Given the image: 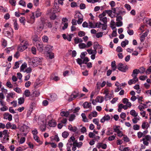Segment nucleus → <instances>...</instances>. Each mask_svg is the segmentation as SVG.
Returning <instances> with one entry per match:
<instances>
[{
    "label": "nucleus",
    "mask_w": 151,
    "mask_h": 151,
    "mask_svg": "<svg viewBox=\"0 0 151 151\" xmlns=\"http://www.w3.org/2000/svg\"><path fill=\"white\" fill-rule=\"evenodd\" d=\"M2 33L5 36L9 38H11L13 37L14 31L13 29L12 31L6 29H3Z\"/></svg>",
    "instance_id": "nucleus-1"
},
{
    "label": "nucleus",
    "mask_w": 151,
    "mask_h": 151,
    "mask_svg": "<svg viewBox=\"0 0 151 151\" xmlns=\"http://www.w3.org/2000/svg\"><path fill=\"white\" fill-rule=\"evenodd\" d=\"M30 61L32 62V65L34 67H36L41 64V60L38 58H34Z\"/></svg>",
    "instance_id": "nucleus-2"
},
{
    "label": "nucleus",
    "mask_w": 151,
    "mask_h": 151,
    "mask_svg": "<svg viewBox=\"0 0 151 151\" xmlns=\"http://www.w3.org/2000/svg\"><path fill=\"white\" fill-rule=\"evenodd\" d=\"M143 144L145 145L148 146L149 143L151 144V136L147 135L145 136L142 138Z\"/></svg>",
    "instance_id": "nucleus-3"
},
{
    "label": "nucleus",
    "mask_w": 151,
    "mask_h": 151,
    "mask_svg": "<svg viewBox=\"0 0 151 151\" xmlns=\"http://www.w3.org/2000/svg\"><path fill=\"white\" fill-rule=\"evenodd\" d=\"M117 69L121 71L125 72L128 70V67L126 65L119 63L117 65Z\"/></svg>",
    "instance_id": "nucleus-4"
},
{
    "label": "nucleus",
    "mask_w": 151,
    "mask_h": 151,
    "mask_svg": "<svg viewBox=\"0 0 151 151\" xmlns=\"http://www.w3.org/2000/svg\"><path fill=\"white\" fill-rule=\"evenodd\" d=\"M41 14V12L38 9H37L35 12L32 13V16L31 17L32 19H34L35 17H40Z\"/></svg>",
    "instance_id": "nucleus-5"
},
{
    "label": "nucleus",
    "mask_w": 151,
    "mask_h": 151,
    "mask_svg": "<svg viewBox=\"0 0 151 151\" xmlns=\"http://www.w3.org/2000/svg\"><path fill=\"white\" fill-rule=\"evenodd\" d=\"M96 27L98 28H101L103 30L106 29L107 26V25L105 24H101L100 22L96 23Z\"/></svg>",
    "instance_id": "nucleus-6"
},
{
    "label": "nucleus",
    "mask_w": 151,
    "mask_h": 151,
    "mask_svg": "<svg viewBox=\"0 0 151 151\" xmlns=\"http://www.w3.org/2000/svg\"><path fill=\"white\" fill-rule=\"evenodd\" d=\"M37 50L40 52H42L43 50L44 46L42 43L39 42H37L36 45Z\"/></svg>",
    "instance_id": "nucleus-7"
},
{
    "label": "nucleus",
    "mask_w": 151,
    "mask_h": 151,
    "mask_svg": "<svg viewBox=\"0 0 151 151\" xmlns=\"http://www.w3.org/2000/svg\"><path fill=\"white\" fill-rule=\"evenodd\" d=\"M139 73V69H135L133 70L132 76L133 78H135L137 80V79H138L137 77V74Z\"/></svg>",
    "instance_id": "nucleus-8"
},
{
    "label": "nucleus",
    "mask_w": 151,
    "mask_h": 151,
    "mask_svg": "<svg viewBox=\"0 0 151 151\" xmlns=\"http://www.w3.org/2000/svg\"><path fill=\"white\" fill-rule=\"evenodd\" d=\"M4 119H8L9 121H11L12 120V116L11 114L9 113H5L4 114Z\"/></svg>",
    "instance_id": "nucleus-9"
},
{
    "label": "nucleus",
    "mask_w": 151,
    "mask_h": 151,
    "mask_svg": "<svg viewBox=\"0 0 151 151\" xmlns=\"http://www.w3.org/2000/svg\"><path fill=\"white\" fill-rule=\"evenodd\" d=\"M53 9H54V13L60 12L61 11V9L59 8L58 4L57 3H55L53 7Z\"/></svg>",
    "instance_id": "nucleus-10"
},
{
    "label": "nucleus",
    "mask_w": 151,
    "mask_h": 151,
    "mask_svg": "<svg viewBox=\"0 0 151 151\" xmlns=\"http://www.w3.org/2000/svg\"><path fill=\"white\" fill-rule=\"evenodd\" d=\"M24 94L26 97H29L30 96L29 99L30 100H32L35 99L34 97H32V94L30 95V92L29 90H26L24 91Z\"/></svg>",
    "instance_id": "nucleus-11"
},
{
    "label": "nucleus",
    "mask_w": 151,
    "mask_h": 151,
    "mask_svg": "<svg viewBox=\"0 0 151 151\" xmlns=\"http://www.w3.org/2000/svg\"><path fill=\"white\" fill-rule=\"evenodd\" d=\"M78 96V93L74 92L71 95L70 97L68 99V101H72L74 99Z\"/></svg>",
    "instance_id": "nucleus-12"
},
{
    "label": "nucleus",
    "mask_w": 151,
    "mask_h": 151,
    "mask_svg": "<svg viewBox=\"0 0 151 151\" xmlns=\"http://www.w3.org/2000/svg\"><path fill=\"white\" fill-rule=\"evenodd\" d=\"M110 119V116L108 115H105L101 119L100 122L101 123H103L106 121H108Z\"/></svg>",
    "instance_id": "nucleus-13"
},
{
    "label": "nucleus",
    "mask_w": 151,
    "mask_h": 151,
    "mask_svg": "<svg viewBox=\"0 0 151 151\" xmlns=\"http://www.w3.org/2000/svg\"><path fill=\"white\" fill-rule=\"evenodd\" d=\"M96 147L99 149L101 148L104 149H105L107 147V145L102 143H99L97 144Z\"/></svg>",
    "instance_id": "nucleus-14"
},
{
    "label": "nucleus",
    "mask_w": 151,
    "mask_h": 151,
    "mask_svg": "<svg viewBox=\"0 0 151 151\" xmlns=\"http://www.w3.org/2000/svg\"><path fill=\"white\" fill-rule=\"evenodd\" d=\"M41 19V24L39 25L38 28L40 30H42L44 27L45 24V22L44 19L42 18H40Z\"/></svg>",
    "instance_id": "nucleus-15"
},
{
    "label": "nucleus",
    "mask_w": 151,
    "mask_h": 151,
    "mask_svg": "<svg viewBox=\"0 0 151 151\" xmlns=\"http://www.w3.org/2000/svg\"><path fill=\"white\" fill-rule=\"evenodd\" d=\"M53 46L50 45H47L45 47V50L48 53L51 52L53 50Z\"/></svg>",
    "instance_id": "nucleus-16"
},
{
    "label": "nucleus",
    "mask_w": 151,
    "mask_h": 151,
    "mask_svg": "<svg viewBox=\"0 0 151 151\" xmlns=\"http://www.w3.org/2000/svg\"><path fill=\"white\" fill-rule=\"evenodd\" d=\"M104 100V98L103 96H98L96 97L95 99V101L97 102L101 103L103 102Z\"/></svg>",
    "instance_id": "nucleus-17"
},
{
    "label": "nucleus",
    "mask_w": 151,
    "mask_h": 151,
    "mask_svg": "<svg viewBox=\"0 0 151 151\" xmlns=\"http://www.w3.org/2000/svg\"><path fill=\"white\" fill-rule=\"evenodd\" d=\"M20 44H22V45L24 47H25L26 49H27L28 46V42L26 40H24L21 41Z\"/></svg>",
    "instance_id": "nucleus-18"
},
{
    "label": "nucleus",
    "mask_w": 151,
    "mask_h": 151,
    "mask_svg": "<svg viewBox=\"0 0 151 151\" xmlns=\"http://www.w3.org/2000/svg\"><path fill=\"white\" fill-rule=\"evenodd\" d=\"M48 124L50 127H55L56 126L57 123L54 120H51L49 121Z\"/></svg>",
    "instance_id": "nucleus-19"
},
{
    "label": "nucleus",
    "mask_w": 151,
    "mask_h": 151,
    "mask_svg": "<svg viewBox=\"0 0 151 151\" xmlns=\"http://www.w3.org/2000/svg\"><path fill=\"white\" fill-rule=\"evenodd\" d=\"M68 129L71 132H75L77 129V127H73L71 124H69L68 126Z\"/></svg>",
    "instance_id": "nucleus-20"
},
{
    "label": "nucleus",
    "mask_w": 151,
    "mask_h": 151,
    "mask_svg": "<svg viewBox=\"0 0 151 151\" xmlns=\"http://www.w3.org/2000/svg\"><path fill=\"white\" fill-rule=\"evenodd\" d=\"M149 127V125L147 122H144L142 125V127L143 129H147Z\"/></svg>",
    "instance_id": "nucleus-21"
},
{
    "label": "nucleus",
    "mask_w": 151,
    "mask_h": 151,
    "mask_svg": "<svg viewBox=\"0 0 151 151\" xmlns=\"http://www.w3.org/2000/svg\"><path fill=\"white\" fill-rule=\"evenodd\" d=\"M83 105L84 108H90L91 107V103L87 101L85 102Z\"/></svg>",
    "instance_id": "nucleus-22"
},
{
    "label": "nucleus",
    "mask_w": 151,
    "mask_h": 151,
    "mask_svg": "<svg viewBox=\"0 0 151 151\" xmlns=\"http://www.w3.org/2000/svg\"><path fill=\"white\" fill-rule=\"evenodd\" d=\"M138 81V79H137V80H136V79L135 78H133L132 79L130 80L128 82V84L129 85H131L133 83H135L136 82Z\"/></svg>",
    "instance_id": "nucleus-23"
},
{
    "label": "nucleus",
    "mask_w": 151,
    "mask_h": 151,
    "mask_svg": "<svg viewBox=\"0 0 151 151\" xmlns=\"http://www.w3.org/2000/svg\"><path fill=\"white\" fill-rule=\"evenodd\" d=\"M22 44H20L17 47V50L18 51L22 52L26 49V47H24L23 46H22Z\"/></svg>",
    "instance_id": "nucleus-24"
},
{
    "label": "nucleus",
    "mask_w": 151,
    "mask_h": 151,
    "mask_svg": "<svg viewBox=\"0 0 151 151\" xmlns=\"http://www.w3.org/2000/svg\"><path fill=\"white\" fill-rule=\"evenodd\" d=\"M70 113L69 111H62L61 112L60 114L62 116H64L66 117H68Z\"/></svg>",
    "instance_id": "nucleus-25"
},
{
    "label": "nucleus",
    "mask_w": 151,
    "mask_h": 151,
    "mask_svg": "<svg viewBox=\"0 0 151 151\" xmlns=\"http://www.w3.org/2000/svg\"><path fill=\"white\" fill-rule=\"evenodd\" d=\"M14 22V29L15 30H17L19 29V26L17 22V20L16 19H14L13 20Z\"/></svg>",
    "instance_id": "nucleus-26"
},
{
    "label": "nucleus",
    "mask_w": 151,
    "mask_h": 151,
    "mask_svg": "<svg viewBox=\"0 0 151 151\" xmlns=\"http://www.w3.org/2000/svg\"><path fill=\"white\" fill-rule=\"evenodd\" d=\"M4 28L3 29H6L12 31V29L9 26V23H6L4 26Z\"/></svg>",
    "instance_id": "nucleus-27"
},
{
    "label": "nucleus",
    "mask_w": 151,
    "mask_h": 151,
    "mask_svg": "<svg viewBox=\"0 0 151 151\" xmlns=\"http://www.w3.org/2000/svg\"><path fill=\"white\" fill-rule=\"evenodd\" d=\"M129 43V41L127 40L123 41L121 43V45L123 47H125L127 45H128Z\"/></svg>",
    "instance_id": "nucleus-28"
},
{
    "label": "nucleus",
    "mask_w": 151,
    "mask_h": 151,
    "mask_svg": "<svg viewBox=\"0 0 151 151\" xmlns=\"http://www.w3.org/2000/svg\"><path fill=\"white\" fill-rule=\"evenodd\" d=\"M111 67L113 71H115L117 68L116 65V62L115 61H112L111 63Z\"/></svg>",
    "instance_id": "nucleus-29"
},
{
    "label": "nucleus",
    "mask_w": 151,
    "mask_h": 151,
    "mask_svg": "<svg viewBox=\"0 0 151 151\" xmlns=\"http://www.w3.org/2000/svg\"><path fill=\"white\" fill-rule=\"evenodd\" d=\"M130 114L133 116L134 117H136L138 116V113L136 112L134 110H132L130 112Z\"/></svg>",
    "instance_id": "nucleus-30"
},
{
    "label": "nucleus",
    "mask_w": 151,
    "mask_h": 151,
    "mask_svg": "<svg viewBox=\"0 0 151 151\" xmlns=\"http://www.w3.org/2000/svg\"><path fill=\"white\" fill-rule=\"evenodd\" d=\"M140 118L139 116L134 117V118L132 119L133 123L134 124H136L137 122L138 121L140 120Z\"/></svg>",
    "instance_id": "nucleus-31"
},
{
    "label": "nucleus",
    "mask_w": 151,
    "mask_h": 151,
    "mask_svg": "<svg viewBox=\"0 0 151 151\" xmlns=\"http://www.w3.org/2000/svg\"><path fill=\"white\" fill-rule=\"evenodd\" d=\"M74 41L75 43L76 44L82 42H83V40L81 38L77 37L75 38Z\"/></svg>",
    "instance_id": "nucleus-32"
},
{
    "label": "nucleus",
    "mask_w": 151,
    "mask_h": 151,
    "mask_svg": "<svg viewBox=\"0 0 151 151\" xmlns=\"http://www.w3.org/2000/svg\"><path fill=\"white\" fill-rule=\"evenodd\" d=\"M120 128V126H118L115 125L113 127V129L114 130V132L117 133L120 130H119V129Z\"/></svg>",
    "instance_id": "nucleus-33"
},
{
    "label": "nucleus",
    "mask_w": 151,
    "mask_h": 151,
    "mask_svg": "<svg viewBox=\"0 0 151 151\" xmlns=\"http://www.w3.org/2000/svg\"><path fill=\"white\" fill-rule=\"evenodd\" d=\"M9 136L8 135H5L4 136V137L3 138V139L2 141V143H6L8 142L9 140Z\"/></svg>",
    "instance_id": "nucleus-34"
},
{
    "label": "nucleus",
    "mask_w": 151,
    "mask_h": 151,
    "mask_svg": "<svg viewBox=\"0 0 151 151\" xmlns=\"http://www.w3.org/2000/svg\"><path fill=\"white\" fill-rule=\"evenodd\" d=\"M81 116L83 118V121L84 122H88V120L87 119L86 114L85 113H83L81 114Z\"/></svg>",
    "instance_id": "nucleus-35"
},
{
    "label": "nucleus",
    "mask_w": 151,
    "mask_h": 151,
    "mask_svg": "<svg viewBox=\"0 0 151 151\" xmlns=\"http://www.w3.org/2000/svg\"><path fill=\"white\" fill-rule=\"evenodd\" d=\"M18 103L19 104L21 105L23 104L24 101V99L23 97H20L18 99Z\"/></svg>",
    "instance_id": "nucleus-36"
},
{
    "label": "nucleus",
    "mask_w": 151,
    "mask_h": 151,
    "mask_svg": "<svg viewBox=\"0 0 151 151\" xmlns=\"http://www.w3.org/2000/svg\"><path fill=\"white\" fill-rule=\"evenodd\" d=\"M21 61H17L15 62L14 64V66L13 68V69H16L18 68L19 67V65L21 63Z\"/></svg>",
    "instance_id": "nucleus-37"
},
{
    "label": "nucleus",
    "mask_w": 151,
    "mask_h": 151,
    "mask_svg": "<svg viewBox=\"0 0 151 151\" xmlns=\"http://www.w3.org/2000/svg\"><path fill=\"white\" fill-rule=\"evenodd\" d=\"M76 116L74 114H71L69 117L68 120L70 122L73 121L75 119Z\"/></svg>",
    "instance_id": "nucleus-38"
},
{
    "label": "nucleus",
    "mask_w": 151,
    "mask_h": 151,
    "mask_svg": "<svg viewBox=\"0 0 151 151\" xmlns=\"http://www.w3.org/2000/svg\"><path fill=\"white\" fill-rule=\"evenodd\" d=\"M83 17L82 14L79 12L76 13L74 16V18L75 19L78 18V19Z\"/></svg>",
    "instance_id": "nucleus-39"
},
{
    "label": "nucleus",
    "mask_w": 151,
    "mask_h": 151,
    "mask_svg": "<svg viewBox=\"0 0 151 151\" xmlns=\"http://www.w3.org/2000/svg\"><path fill=\"white\" fill-rule=\"evenodd\" d=\"M109 93V89L107 88H105L104 90V94H105V99H106L108 97V96Z\"/></svg>",
    "instance_id": "nucleus-40"
},
{
    "label": "nucleus",
    "mask_w": 151,
    "mask_h": 151,
    "mask_svg": "<svg viewBox=\"0 0 151 151\" xmlns=\"http://www.w3.org/2000/svg\"><path fill=\"white\" fill-rule=\"evenodd\" d=\"M78 46L81 49H83L86 48V45L84 43H81L79 44Z\"/></svg>",
    "instance_id": "nucleus-41"
},
{
    "label": "nucleus",
    "mask_w": 151,
    "mask_h": 151,
    "mask_svg": "<svg viewBox=\"0 0 151 151\" xmlns=\"http://www.w3.org/2000/svg\"><path fill=\"white\" fill-rule=\"evenodd\" d=\"M27 67V64L24 63L22 64L20 67V71L24 72L25 70L24 69L26 68Z\"/></svg>",
    "instance_id": "nucleus-42"
},
{
    "label": "nucleus",
    "mask_w": 151,
    "mask_h": 151,
    "mask_svg": "<svg viewBox=\"0 0 151 151\" xmlns=\"http://www.w3.org/2000/svg\"><path fill=\"white\" fill-rule=\"evenodd\" d=\"M50 99L54 101L57 98V96L55 94H53L50 96Z\"/></svg>",
    "instance_id": "nucleus-43"
},
{
    "label": "nucleus",
    "mask_w": 151,
    "mask_h": 151,
    "mask_svg": "<svg viewBox=\"0 0 151 151\" xmlns=\"http://www.w3.org/2000/svg\"><path fill=\"white\" fill-rule=\"evenodd\" d=\"M34 139L37 142L40 143V144H41L42 143L40 141V140L39 137L37 135H34L33 136Z\"/></svg>",
    "instance_id": "nucleus-44"
},
{
    "label": "nucleus",
    "mask_w": 151,
    "mask_h": 151,
    "mask_svg": "<svg viewBox=\"0 0 151 151\" xmlns=\"http://www.w3.org/2000/svg\"><path fill=\"white\" fill-rule=\"evenodd\" d=\"M69 134L68 132L64 131L62 133V136L63 138H66L68 137Z\"/></svg>",
    "instance_id": "nucleus-45"
},
{
    "label": "nucleus",
    "mask_w": 151,
    "mask_h": 151,
    "mask_svg": "<svg viewBox=\"0 0 151 151\" xmlns=\"http://www.w3.org/2000/svg\"><path fill=\"white\" fill-rule=\"evenodd\" d=\"M25 18L24 17H21L19 18V21L22 24H23L24 25L25 24Z\"/></svg>",
    "instance_id": "nucleus-46"
},
{
    "label": "nucleus",
    "mask_w": 151,
    "mask_h": 151,
    "mask_svg": "<svg viewBox=\"0 0 151 151\" xmlns=\"http://www.w3.org/2000/svg\"><path fill=\"white\" fill-rule=\"evenodd\" d=\"M76 61L77 63L79 65H80L82 67V66L81 65L83 63V60H82L81 59L78 58L76 60Z\"/></svg>",
    "instance_id": "nucleus-47"
},
{
    "label": "nucleus",
    "mask_w": 151,
    "mask_h": 151,
    "mask_svg": "<svg viewBox=\"0 0 151 151\" xmlns=\"http://www.w3.org/2000/svg\"><path fill=\"white\" fill-rule=\"evenodd\" d=\"M100 20L102 22L106 24L107 23V19L106 17H104L103 18H99Z\"/></svg>",
    "instance_id": "nucleus-48"
},
{
    "label": "nucleus",
    "mask_w": 151,
    "mask_h": 151,
    "mask_svg": "<svg viewBox=\"0 0 151 151\" xmlns=\"http://www.w3.org/2000/svg\"><path fill=\"white\" fill-rule=\"evenodd\" d=\"M2 45L4 47H5L7 45V41L4 39H2Z\"/></svg>",
    "instance_id": "nucleus-49"
},
{
    "label": "nucleus",
    "mask_w": 151,
    "mask_h": 151,
    "mask_svg": "<svg viewBox=\"0 0 151 151\" xmlns=\"http://www.w3.org/2000/svg\"><path fill=\"white\" fill-rule=\"evenodd\" d=\"M40 129L42 132L45 131L46 129V126L44 124L40 126Z\"/></svg>",
    "instance_id": "nucleus-50"
},
{
    "label": "nucleus",
    "mask_w": 151,
    "mask_h": 151,
    "mask_svg": "<svg viewBox=\"0 0 151 151\" xmlns=\"http://www.w3.org/2000/svg\"><path fill=\"white\" fill-rule=\"evenodd\" d=\"M49 38L46 36H44L42 37V40L44 42H47Z\"/></svg>",
    "instance_id": "nucleus-51"
},
{
    "label": "nucleus",
    "mask_w": 151,
    "mask_h": 151,
    "mask_svg": "<svg viewBox=\"0 0 151 151\" xmlns=\"http://www.w3.org/2000/svg\"><path fill=\"white\" fill-rule=\"evenodd\" d=\"M87 54V52H82L81 53V55L80 56V57L81 59H83L85 58V56Z\"/></svg>",
    "instance_id": "nucleus-52"
},
{
    "label": "nucleus",
    "mask_w": 151,
    "mask_h": 151,
    "mask_svg": "<svg viewBox=\"0 0 151 151\" xmlns=\"http://www.w3.org/2000/svg\"><path fill=\"white\" fill-rule=\"evenodd\" d=\"M95 27V25L92 22H89L88 24V28H94Z\"/></svg>",
    "instance_id": "nucleus-53"
},
{
    "label": "nucleus",
    "mask_w": 151,
    "mask_h": 151,
    "mask_svg": "<svg viewBox=\"0 0 151 151\" xmlns=\"http://www.w3.org/2000/svg\"><path fill=\"white\" fill-rule=\"evenodd\" d=\"M73 35V34H71L68 35H67L66 37V40L69 41H70L71 40L72 37Z\"/></svg>",
    "instance_id": "nucleus-54"
},
{
    "label": "nucleus",
    "mask_w": 151,
    "mask_h": 151,
    "mask_svg": "<svg viewBox=\"0 0 151 151\" xmlns=\"http://www.w3.org/2000/svg\"><path fill=\"white\" fill-rule=\"evenodd\" d=\"M32 70L30 68H28L26 69H25L24 71V72H26L28 74H30Z\"/></svg>",
    "instance_id": "nucleus-55"
},
{
    "label": "nucleus",
    "mask_w": 151,
    "mask_h": 151,
    "mask_svg": "<svg viewBox=\"0 0 151 151\" xmlns=\"http://www.w3.org/2000/svg\"><path fill=\"white\" fill-rule=\"evenodd\" d=\"M85 35V32L83 31H80L78 32V35L80 37L84 36Z\"/></svg>",
    "instance_id": "nucleus-56"
},
{
    "label": "nucleus",
    "mask_w": 151,
    "mask_h": 151,
    "mask_svg": "<svg viewBox=\"0 0 151 151\" xmlns=\"http://www.w3.org/2000/svg\"><path fill=\"white\" fill-rule=\"evenodd\" d=\"M147 78V76L143 75L140 76L139 77L140 80L142 81H144Z\"/></svg>",
    "instance_id": "nucleus-57"
},
{
    "label": "nucleus",
    "mask_w": 151,
    "mask_h": 151,
    "mask_svg": "<svg viewBox=\"0 0 151 151\" xmlns=\"http://www.w3.org/2000/svg\"><path fill=\"white\" fill-rule=\"evenodd\" d=\"M49 54V58L50 59H52L54 58V53L51 52L48 53Z\"/></svg>",
    "instance_id": "nucleus-58"
},
{
    "label": "nucleus",
    "mask_w": 151,
    "mask_h": 151,
    "mask_svg": "<svg viewBox=\"0 0 151 151\" xmlns=\"http://www.w3.org/2000/svg\"><path fill=\"white\" fill-rule=\"evenodd\" d=\"M82 59L83 60V63H84L85 64H86L87 62L89 60V58L87 57H86L84 58L83 59Z\"/></svg>",
    "instance_id": "nucleus-59"
},
{
    "label": "nucleus",
    "mask_w": 151,
    "mask_h": 151,
    "mask_svg": "<svg viewBox=\"0 0 151 151\" xmlns=\"http://www.w3.org/2000/svg\"><path fill=\"white\" fill-rule=\"evenodd\" d=\"M19 4L23 6H26V4L25 2L23 0H20L19 2Z\"/></svg>",
    "instance_id": "nucleus-60"
},
{
    "label": "nucleus",
    "mask_w": 151,
    "mask_h": 151,
    "mask_svg": "<svg viewBox=\"0 0 151 151\" xmlns=\"http://www.w3.org/2000/svg\"><path fill=\"white\" fill-rule=\"evenodd\" d=\"M9 1L12 6H14L16 5V1L15 0H9Z\"/></svg>",
    "instance_id": "nucleus-61"
},
{
    "label": "nucleus",
    "mask_w": 151,
    "mask_h": 151,
    "mask_svg": "<svg viewBox=\"0 0 151 151\" xmlns=\"http://www.w3.org/2000/svg\"><path fill=\"white\" fill-rule=\"evenodd\" d=\"M123 140L126 142H128L129 141V139L127 136L124 135L123 137Z\"/></svg>",
    "instance_id": "nucleus-62"
},
{
    "label": "nucleus",
    "mask_w": 151,
    "mask_h": 151,
    "mask_svg": "<svg viewBox=\"0 0 151 151\" xmlns=\"http://www.w3.org/2000/svg\"><path fill=\"white\" fill-rule=\"evenodd\" d=\"M103 33L102 32H100L96 34V36L98 38H99L103 36Z\"/></svg>",
    "instance_id": "nucleus-63"
},
{
    "label": "nucleus",
    "mask_w": 151,
    "mask_h": 151,
    "mask_svg": "<svg viewBox=\"0 0 151 151\" xmlns=\"http://www.w3.org/2000/svg\"><path fill=\"white\" fill-rule=\"evenodd\" d=\"M133 129L135 130H139V126L138 124H135L133 126Z\"/></svg>",
    "instance_id": "nucleus-64"
}]
</instances>
